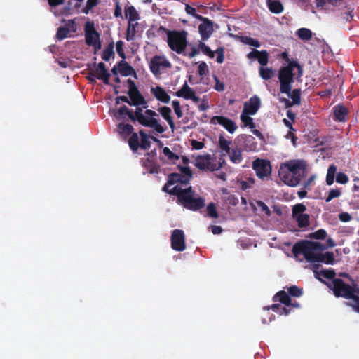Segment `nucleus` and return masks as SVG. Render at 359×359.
I'll return each mask as SVG.
<instances>
[{
    "mask_svg": "<svg viewBox=\"0 0 359 359\" xmlns=\"http://www.w3.org/2000/svg\"><path fill=\"white\" fill-rule=\"evenodd\" d=\"M163 154L167 160L177 165L181 172H174L168 176L163 191L177 195L179 202L187 208L195 210L203 207L204 201L194 196L191 187H187V184L192 177V172L188 166L189 160L185 156H177L166 147L163 149Z\"/></svg>",
    "mask_w": 359,
    "mask_h": 359,
    "instance_id": "f257e3e1",
    "label": "nucleus"
},
{
    "mask_svg": "<svg viewBox=\"0 0 359 359\" xmlns=\"http://www.w3.org/2000/svg\"><path fill=\"white\" fill-rule=\"evenodd\" d=\"M302 74L301 67L294 62H290L287 66L282 67L278 74V79L280 83V91L287 94L291 99L292 102L287 99H283L286 106L298 104L300 103V90L295 89L291 92L292 83L296 78H299Z\"/></svg>",
    "mask_w": 359,
    "mask_h": 359,
    "instance_id": "f03ea898",
    "label": "nucleus"
},
{
    "mask_svg": "<svg viewBox=\"0 0 359 359\" xmlns=\"http://www.w3.org/2000/svg\"><path fill=\"white\" fill-rule=\"evenodd\" d=\"M306 162L303 160H290L282 163L279 169V176L287 185L295 187L306 175Z\"/></svg>",
    "mask_w": 359,
    "mask_h": 359,
    "instance_id": "7ed1b4c3",
    "label": "nucleus"
},
{
    "mask_svg": "<svg viewBox=\"0 0 359 359\" xmlns=\"http://www.w3.org/2000/svg\"><path fill=\"white\" fill-rule=\"evenodd\" d=\"M325 249V246L319 242L304 241L296 243L292 249L297 258L303 257L310 263L319 262L320 252Z\"/></svg>",
    "mask_w": 359,
    "mask_h": 359,
    "instance_id": "20e7f679",
    "label": "nucleus"
},
{
    "mask_svg": "<svg viewBox=\"0 0 359 359\" xmlns=\"http://www.w3.org/2000/svg\"><path fill=\"white\" fill-rule=\"evenodd\" d=\"M332 290L337 297L345 298L346 304L353 310L359 313V290L352 287L344 283L339 279H336L332 283Z\"/></svg>",
    "mask_w": 359,
    "mask_h": 359,
    "instance_id": "39448f33",
    "label": "nucleus"
},
{
    "mask_svg": "<svg viewBox=\"0 0 359 359\" xmlns=\"http://www.w3.org/2000/svg\"><path fill=\"white\" fill-rule=\"evenodd\" d=\"M287 293H289L292 297H299L302 294V291L300 288L293 285L287 288V292L280 291L278 292L274 297V300L279 301L285 306H282L278 304L272 305L271 309L274 312L278 313L280 315H287L290 311V309L287 307L290 306L291 305L294 307H299L298 304H291V300Z\"/></svg>",
    "mask_w": 359,
    "mask_h": 359,
    "instance_id": "423d86ee",
    "label": "nucleus"
},
{
    "mask_svg": "<svg viewBox=\"0 0 359 359\" xmlns=\"http://www.w3.org/2000/svg\"><path fill=\"white\" fill-rule=\"evenodd\" d=\"M135 116L140 124L153 128L158 133H162L166 130V127L160 123L158 114L153 110L147 109L143 112L141 109L137 108Z\"/></svg>",
    "mask_w": 359,
    "mask_h": 359,
    "instance_id": "0eeeda50",
    "label": "nucleus"
},
{
    "mask_svg": "<svg viewBox=\"0 0 359 359\" xmlns=\"http://www.w3.org/2000/svg\"><path fill=\"white\" fill-rule=\"evenodd\" d=\"M194 163L199 170L215 171L222 167L224 160L222 157L216 158L207 154L196 156Z\"/></svg>",
    "mask_w": 359,
    "mask_h": 359,
    "instance_id": "6e6552de",
    "label": "nucleus"
},
{
    "mask_svg": "<svg viewBox=\"0 0 359 359\" xmlns=\"http://www.w3.org/2000/svg\"><path fill=\"white\" fill-rule=\"evenodd\" d=\"M187 35L185 31H169L167 34L169 47L177 53H182L187 46Z\"/></svg>",
    "mask_w": 359,
    "mask_h": 359,
    "instance_id": "1a4fd4ad",
    "label": "nucleus"
},
{
    "mask_svg": "<svg viewBox=\"0 0 359 359\" xmlns=\"http://www.w3.org/2000/svg\"><path fill=\"white\" fill-rule=\"evenodd\" d=\"M151 72L156 77L160 76L166 72L170 67V62L163 55H155L149 63Z\"/></svg>",
    "mask_w": 359,
    "mask_h": 359,
    "instance_id": "9d476101",
    "label": "nucleus"
},
{
    "mask_svg": "<svg viewBox=\"0 0 359 359\" xmlns=\"http://www.w3.org/2000/svg\"><path fill=\"white\" fill-rule=\"evenodd\" d=\"M85 38L88 46H93L95 49L100 48V34L96 32L94 22L92 21H88L85 25Z\"/></svg>",
    "mask_w": 359,
    "mask_h": 359,
    "instance_id": "9b49d317",
    "label": "nucleus"
},
{
    "mask_svg": "<svg viewBox=\"0 0 359 359\" xmlns=\"http://www.w3.org/2000/svg\"><path fill=\"white\" fill-rule=\"evenodd\" d=\"M306 208L304 205L299 203L292 208V216L300 227H305L309 224V216L305 213Z\"/></svg>",
    "mask_w": 359,
    "mask_h": 359,
    "instance_id": "f8f14e48",
    "label": "nucleus"
},
{
    "mask_svg": "<svg viewBox=\"0 0 359 359\" xmlns=\"http://www.w3.org/2000/svg\"><path fill=\"white\" fill-rule=\"evenodd\" d=\"M171 246L176 251L182 252L186 248L185 238L183 231L175 229L171 234Z\"/></svg>",
    "mask_w": 359,
    "mask_h": 359,
    "instance_id": "ddd939ff",
    "label": "nucleus"
},
{
    "mask_svg": "<svg viewBox=\"0 0 359 359\" xmlns=\"http://www.w3.org/2000/svg\"><path fill=\"white\" fill-rule=\"evenodd\" d=\"M253 168L257 175L261 179L269 175L271 171L270 163L266 160H255L253 162Z\"/></svg>",
    "mask_w": 359,
    "mask_h": 359,
    "instance_id": "4468645a",
    "label": "nucleus"
},
{
    "mask_svg": "<svg viewBox=\"0 0 359 359\" xmlns=\"http://www.w3.org/2000/svg\"><path fill=\"white\" fill-rule=\"evenodd\" d=\"M110 74L108 73L103 62L98 63L91 71V76L90 79L95 81V78L103 81L106 84L109 83Z\"/></svg>",
    "mask_w": 359,
    "mask_h": 359,
    "instance_id": "2eb2a0df",
    "label": "nucleus"
},
{
    "mask_svg": "<svg viewBox=\"0 0 359 359\" xmlns=\"http://www.w3.org/2000/svg\"><path fill=\"white\" fill-rule=\"evenodd\" d=\"M210 123L213 125L219 124L231 134L237 129L236 124L232 120L222 116H213L210 120Z\"/></svg>",
    "mask_w": 359,
    "mask_h": 359,
    "instance_id": "dca6fc26",
    "label": "nucleus"
},
{
    "mask_svg": "<svg viewBox=\"0 0 359 359\" xmlns=\"http://www.w3.org/2000/svg\"><path fill=\"white\" fill-rule=\"evenodd\" d=\"M150 93L158 102L163 104H168L170 101L168 93L160 86L152 85L150 88Z\"/></svg>",
    "mask_w": 359,
    "mask_h": 359,
    "instance_id": "f3484780",
    "label": "nucleus"
},
{
    "mask_svg": "<svg viewBox=\"0 0 359 359\" xmlns=\"http://www.w3.org/2000/svg\"><path fill=\"white\" fill-rule=\"evenodd\" d=\"M261 107V100L257 96L254 95L250 100L244 103L243 112L248 114L255 115Z\"/></svg>",
    "mask_w": 359,
    "mask_h": 359,
    "instance_id": "a211bd4d",
    "label": "nucleus"
},
{
    "mask_svg": "<svg viewBox=\"0 0 359 359\" xmlns=\"http://www.w3.org/2000/svg\"><path fill=\"white\" fill-rule=\"evenodd\" d=\"M130 83L133 85L129 90V97L130 101L128 102V104L130 105L135 106H142L144 107H147V102L144 97L140 94L135 86H134L133 82L129 81Z\"/></svg>",
    "mask_w": 359,
    "mask_h": 359,
    "instance_id": "6ab92c4d",
    "label": "nucleus"
},
{
    "mask_svg": "<svg viewBox=\"0 0 359 359\" xmlns=\"http://www.w3.org/2000/svg\"><path fill=\"white\" fill-rule=\"evenodd\" d=\"M198 48L202 53L207 55L210 58H213L215 57V55L217 54V62L218 63L221 64L224 62V55L223 48H218L216 51L214 52L212 51L210 48L203 42H201L199 43Z\"/></svg>",
    "mask_w": 359,
    "mask_h": 359,
    "instance_id": "aec40b11",
    "label": "nucleus"
},
{
    "mask_svg": "<svg viewBox=\"0 0 359 359\" xmlns=\"http://www.w3.org/2000/svg\"><path fill=\"white\" fill-rule=\"evenodd\" d=\"M176 96L183 97L186 100H191L194 102H199L200 99L195 94V92L185 83L182 88L176 92Z\"/></svg>",
    "mask_w": 359,
    "mask_h": 359,
    "instance_id": "412c9836",
    "label": "nucleus"
},
{
    "mask_svg": "<svg viewBox=\"0 0 359 359\" xmlns=\"http://www.w3.org/2000/svg\"><path fill=\"white\" fill-rule=\"evenodd\" d=\"M111 72L114 76L119 74L123 76H128L134 74L132 67L124 60L121 61L117 66H114Z\"/></svg>",
    "mask_w": 359,
    "mask_h": 359,
    "instance_id": "4be33fe9",
    "label": "nucleus"
},
{
    "mask_svg": "<svg viewBox=\"0 0 359 359\" xmlns=\"http://www.w3.org/2000/svg\"><path fill=\"white\" fill-rule=\"evenodd\" d=\"M203 22L198 26V31L203 40L208 39L213 32V26L211 21L207 18H202Z\"/></svg>",
    "mask_w": 359,
    "mask_h": 359,
    "instance_id": "5701e85b",
    "label": "nucleus"
},
{
    "mask_svg": "<svg viewBox=\"0 0 359 359\" xmlns=\"http://www.w3.org/2000/svg\"><path fill=\"white\" fill-rule=\"evenodd\" d=\"M248 57L249 59H257L262 67L266 65L268 63V53L265 50H252L248 53Z\"/></svg>",
    "mask_w": 359,
    "mask_h": 359,
    "instance_id": "b1692460",
    "label": "nucleus"
},
{
    "mask_svg": "<svg viewBox=\"0 0 359 359\" xmlns=\"http://www.w3.org/2000/svg\"><path fill=\"white\" fill-rule=\"evenodd\" d=\"M158 111L161 115V116L169 124L170 128L173 131L175 129V124L171 116L172 111L170 108L168 107H161L158 108Z\"/></svg>",
    "mask_w": 359,
    "mask_h": 359,
    "instance_id": "393cba45",
    "label": "nucleus"
},
{
    "mask_svg": "<svg viewBox=\"0 0 359 359\" xmlns=\"http://www.w3.org/2000/svg\"><path fill=\"white\" fill-rule=\"evenodd\" d=\"M124 13L126 18L128 20V22H138L140 16L134 6H126Z\"/></svg>",
    "mask_w": 359,
    "mask_h": 359,
    "instance_id": "a878e982",
    "label": "nucleus"
},
{
    "mask_svg": "<svg viewBox=\"0 0 359 359\" xmlns=\"http://www.w3.org/2000/svg\"><path fill=\"white\" fill-rule=\"evenodd\" d=\"M138 25V22H128L126 34V39L127 41H130L135 39Z\"/></svg>",
    "mask_w": 359,
    "mask_h": 359,
    "instance_id": "bb28decb",
    "label": "nucleus"
},
{
    "mask_svg": "<svg viewBox=\"0 0 359 359\" xmlns=\"http://www.w3.org/2000/svg\"><path fill=\"white\" fill-rule=\"evenodd\" d=\"M347 114V109L341 105L335 106L334 108V115L335 118L339 121H344Z\"/></svg>",
    "mask_w": 359,
    "mask_h": 359,
    "instance_id": "cd10ccee",
    "label": "nucleus"
},
{
    "mask_svg": "<svg viewBox=\"0 0 359 359\" xmlns=\"http://www.w3.org/2000/svg\"><path fill=\"white\" fill-rule=\"evenodd\" d=\"M229 156L230 160L236 164L240 163L242 160L241 151L239 149L232 148L229 152L227 153Z\"/></svg>",
    "mask_w": 359,
    "mask_h": 359,
    "instance_id": "c85d7f7f",
    "label": "nucleus"
},
{
    "mask_svg": "<svg viewBox=\"0 0 359 359\" xmlns=\"http://www.w3.org/2000/svg\"><path fill=\"white\" fill-rule=\"evenodd\" d=\"M250 116L252 115L242 111L241 114V120L245 127H248L251 129H254L255 128V126L253 122V119L252 118L250 117Z\"/></svg>",
    "mask_w": 359,
    "mask_h": 359,
    "instance_id": "c756f323",
    "label": "nucleus"
},
{
    "mask_svg": "<svg viewBox=\"0 0 359 359\" xmlns=\"http://www.w3.org/2000/svg\"><path fill=\"white\" fill-rule=\"evenodd\" d=\"M269 8L270 11L275 13H280L283 11V7L280 1L277 0H271L270 1H267Z\"/></svg>",
    "mask_w": 359,
    "mask_h": 359,
    "instance_id": "7c9ffc66",
    "label": "nucleus"
},
{
    "mask_svg": "<svg viewBox=\"0 0 359 359\" xmlns=\"http://www.w3.org/2000/svg\"><path fill=\"white\" fill-rule=\"evenodd\" d=\"M297 35L302 40L307 41L312 37V32L307 28H300L297 31Z\"/></svg>",
    "mask_w": 359,
    "mask_h": 359,
    "instance_id": "2f4dec72",
    "label": "nucleus"
},
{
    "mask_svg": "<svg viewBox=\"0 0 359 359\" xmlns=\"http://www.w3.org/2000/svg\"><path fill=\"white\" fill-rule=\"evenodd\" d=\"M319 262H323L327 264H333L334 263V257L332 252H326L323 254L320 252Z\"/></svg>",
    "mask_w": 359,
    "mask_h": 359,
    "instance_id": "473e14b6",
    "label": "nucleus"
},
{
    "mask_svg": "<svg viewBox=\"0 0 359 359\" xmlns=\"http://www.w3.org/2000/svg\"><path fill=\"white\" fill-rule=\"evenodd\" d=\"M336 171L337 167L335 165H332L329 167L326 177V182L328 185H332L334 183Z\"/></svg>",
    "mask_w": 359,
    "mask_h": 359,
    "instance_id": "72a5a7b5",
    "label": "nucleus"
},
{
    "mask_svg": "<svg viewBox=\"0 0 359 359\" xmlns=\"http://www.w3.org/2000/svg\"><path fill=\"white\" fill-rule=\"evenodd\" d=\"M273 71L271 68L261 67L259 68V75L264 79L268 80L273 76Z\"/></svg>",
    "mask_w": 359,
    "mask_h": 359,
    "instance_id": "f704fd0d",
    "label": "nucleus"
},
{
    "mask_svg": "<svg viewBox=\"0 0 359 359\" xmlns=\"http://www.w3.org/2000/svg\"><path fill=\"white\" fill-rule=\"evenodd\" d=\"M130 147L133 150L136 151L140 147L139 137L137 134L133 133L128 141Z\"/></svg>",
    "mask_w": 359,
    "mask_h": 359,
    "instance_id": "c9c22d12",
    "label": "nucleus"
},
{
    "mask_svg": "<svg viewBox=\"0 0 359 359\" xmlns=\"http://www.w3.org/2000/svg\"><path fill=\"white\" fill-rule=\"evenodd\" d=\"M118 133L122 135H127L132 132L133 127L130 124L120 123L118 126Z\"/></svg>",
    "mask_w": 359,
    "mask_h": 359,
    "instance_id": "e433bc0d",
    "label": "nucleus"
},
{
    "mask_svg": "<svg viewBox=\"0 0 359 359\" xmlns=\"http://www.w3.org/2000/svg\"><path fill=\"white\" fill-rule=\"evenodd\" d=\"M140 135L141 136V142L140 143V147L144 149H147L150 146L149 142V137L147 136L143 131L140 132Z\"/></svg>",
    "mask_w": 359,
    "mask_h": 359,
    "instance_id": "4c0bfd02",
    "label": "nucleus"
},
{
    "mask_svg": "<svg viewBox=\"0 0 359 359\" xmlns=\"http://www.w3.org/2000/svg\"><path fill=\"white\" fill-rule=\"evenodd\" d=\"M241 41L245 44L254 46L256 48H259L260 46L259 42L257 40L251 37L243 36L241 38Z\"/></svg>",
    "mask_w": 359,
    "mask_h": 359,
    "instance_id": "58836bf2",
    "label": "nucleus"
},
{
    "mask_svg": "<svg viewBox=\"0 0 359 359\" xmlns=\"http://www.w3.org/2000/svg\"><path fill=\"white\" fill-rule=\"evenodd\" d=\"M70 34L68 29L65 27H60L58 28L56 36L59 40H62L67 38Z\"/></svg>",
    "mask_w": 359,
    "mask_h": 359,
    "instance_id": "ea45409f",
    "label": "nucleus"
},
{
    "mask_svg": "<svg viewBox=\"0 0 359 359\" xmlns=\"http://www.w3.org/2000/svg\"><path fill=\"white\" fill-rule=\"evenodd\" d=\"M219 144L220 148L223 151H225L226 153L229 152V151L231 149L229 147V146L231 144V142L227 140H226L223 137H219Z\"/></svg>",
    "mask_w": 359,
    "mask_h": 359,
    "instance_id": "a19ab883",
    "label": "nucleus"
},
{
    "mask_svg": "<svg viewBox=\"0 0 359 359\" xmlns=\"http://www.w3.org/2000/svg\"><path fill=\"white\" fill-rule=\"evenodd\" d=\"M327 233L323 229H319L313 233H311L309 236L311 238L315 239H323L326 237Z\"/></svg>",
    "mask_w": 359,
    "mask_h": 359,
    "instance_id": "79ce46f5",
    "label": "nucleus"
},
{
    "mask_svg": "<svg viewBox=\"0 0 359 359\" xmlns=\"http://www.w3.org/2000/svg\"><path fill=\"white\" fill-rule=\"evenodd\" d=\"M256 206L259 209V210L264 212L266 215H271V211L269 207L264 202L261 201H256Z\"/></svg>",
    "mask_w": 359,
    "mask_h": 359,
    "instance_id": "37998d69",
    "label": "nucleus"
},
{
    "mask_svg": "<svg viewBox=\"0 0 359 359\" xmlns=\"http://www.w3.org/2000/svg\"><path fill=\"white\" fill-rule=\"evenodd\" d=\"M172 108L174 109L175 113L177 116L178 118H181L183 115L182 111L181 109L180 103L178 100H173L172 103Z\"/></svg>",
    "mask_w": 359,
    "mask_h": 359,
    "instance_id": "c03bdc74",
    "label": "nucleus"
},
{
    "mask_svg": "<svg viewBox=\"0 0 359 359\" xmlns=\"http://www.w3.org/2000/svg\"><path fill=\"white\" fill-rule=\"evenodd\" d=\"M340 195H341L340 190L335 189H331L329 191L328 196L325 201H326V202H330L332 199H334L335 198H338L339 196H340Z\"/></svg>",
    "mask_w": 359,
    "mask_h": 359,
    "instance_id": "a18cd8bd",
    "label": "nucleus"
},
{
    "mask_svg": "<svg viewBox=\"0 0 359 359\" xmlns=\"http://www.w3.org/2000/svg\"><path fill=\"white\" fill-rule=\"evenodd\" d=\"M98 3V0H88L86 7L83 8V13L88 14L89 11L95 7Z\"/></svg>",
    "mask_w": 359,
    "mask_h": 359,
    "instance_id": "49530a36",
    "label": "nucleus"
},
{
    "mask_svg": "<svg viewBox=\"0 0 359 359\" xmlns=\"http://www.w3.org/2000/svg\"><path fill=\"white\" fill-rule=\"evenodd\" d=\"M336 181L337 183L345 184L348 182V177L346 174L339 172L337 175Z\"/></svg>",
    "mask_w": 359,
    "mask_h": 359,
    "instance_id": "de8ad7c7",
    "label": "nucleus"
},
{
    "mask_svg": "<svg viewBox=\"0 0 359 359\" xmlns=\"http://www.w3.org/2000/svg\"><path fill=\"white\" fill-rule=\"evenodd\" d=\"M207 212H208V215L211 217H213V218L217 217V212L215 206L213 203H210L207 206Z\"/></svg>",
    "mask_w": 359,
    "mask_h": 359,
    "instance_id": "09e8293b",
    "label": "nucleus"
},
{
    "mask_svg": "<svg viewBox=\"0 0 359 359\" xmlns=\"http://www.w3.org/2000/svg\"><path fill=\"white\" fill-rule=\"evenodd\" d=\"M123 45H124V43L122 41H117L116 44V50L118 54L122 58H125V54H124V50H123Z\"/></svg>",
    "mask_w": 359,
    "mask_h": 359,
    "instance_id": "8fccbe9b",
    "label": "nucleus"
},
{
    "mask_svg": "<svg viewBox=\"0 0 359 359\" xmlns=\"http://www.w3.org/2000/svg\"><path fill=\"white\" fill-rule=\"evenodd\" d=\"M208 73V67L205 62H202L198 65V74L201 76L206 75Z\"/></svg>",
    "mask_w": 359,
    "mask_h": 359,
    "instance_id": "3c124183",
    "label": "nucleus"
},
{
    "mask_svg": "<svg viewBox=\"0 0 359 359\" xmlns=\"http://www.w3.org/2000/svg\"><path fill=\"white\" fill-rule=\"evenodd\" d=\"M65 27L68 29L70 34L76 31V25L73 20H68Z\"/></svg>",
    "mask_w": 359,
    "mask_h": 359,
    "instance_id": "603ef678",
    "label": "nucleus"
},
{
    "mask_svg": "<svg viewBox=\"0 0 359 359\" xmlns=\"http://www.w3.org/2000/svg\"><path fill=\"white\" fill-rule=\"evenodd\" d=\"M128 113V109L126 107H122L114 114V116L117 118L121 119L124 115L127 114Z\"/></svg>",
    "mask_w": 359,
    "mask_h": 359,
    "instance_id": "864d4df0",
    "label": "nucleus"
},
{
    "mask_svg": "<svg viewBox=\"0 0 359 359\" xmlns=\"http://www.w3.org/2000/svg\"><path fill=\"white\" fill-rule=\"evenodd\" d=\"M185 11L187 12V13L189 14V15H193L194 17L196 18H198V19H201L202 18L201 16L197 15L196 13V11L194 8L189 6V5H187L186 7H185Z\"/></svg>",
    "mask_w": 359,
    "mask_h": 359,
    "instance_id": "5fc2aeb1",
    "label": "nucleus"
},
{
    "mask_svg": "<svg viewBox=\"0 0 359 359\" xmlns=\"http://www.w3.org/2000/svg\"><path fill=\"white\" fill-rule=\"evenodd\" d=\"M339 218L340 221H341L343 222H348L351 220L352 217L348 212H341L339 214Z\"/></svg>",
    "mask_w": 359,
    "mask_h": 359,
    "instance_id": "6e6d98bb",
    "label": "nucleus"
},
{
    "mask_svg": "<svg viewBox=\"0 0 359 359\" xmlns=\"http://www.w3.org/2000/svg\"><path fill=\"white\" fill-rule=\"evenodd\" d=\"M215 85L214 88L217 91H223L224 90V84L223 82L219 81L216 76H214Z\"/></svg>",
    "mask_w": 359,
    "mask_h": 359,
    "instance_id": "4d7b16f0",
    "label": "nucleus"
},
{
    "mask_svg": "<svg viewBox=\"0 0 359 359\" xmlns=\"http://www.w3.org/2000/svg\"><path fill=\"white\" fill-rule=\"evenodd\" d=\"M209 108L208 102L206 100L203 99L201 103L198 105V109L200 111H205Z\"/></svg>",
    "mask_w": 359,
    "mask_h": 359,
    "instance_id": "13d9d810",
    "label": "nucleus"
},
{
    "mask_svg": "<svg viewBox=\"0 0 359 359\" xmlns=\"http://www.w3.org/2000/svg\"><path fill=\"white\" fill-rule=\"evenodd\" d=\"M292 130H290L287 134L286 135L285 137L287 139H290L291 140V142H292L293 145L295 146L296 145V137L294 136V135L293 134V133L291 131Z\"/></svg>",
    "mask_w": 359,
    "mask_h": 359,
    "instance_id": "bf43d9fd",
    "label": "nucleus"
},
{
    "mask_svg": "<svg viewBox=\"0 0 359 359\" xmlns=\"http://www.w3.org/2000/svg\"><path fill=\"white\" fill-rule=\"evenodd\" d=\"M191 145L195 149H201L204 146L203 142L196 140H193Z\"/></svg>",
    "mask_w": 359,
    "mask_h": 359,
    "instance_id": "052dcab7",
    "label": "nucleus"
},
{
    "mask_svg": "<svg viewBox=\"0 0 359 359\" xmlns=\"http://www.w3.org/2000/svg\"><path fill=\"white\" fill-rule=\"evenodd\" d=\"M210 229H211V231H212V233L213 234H215V235L219 234V233H222V228H221L220 226H212L210 227Z\"/></svg>",
    "mask_w": 359,
    "mask_h": 359,
    "instance_id": "680f3d73",
    "label": "nucleus"
},
{
    "mask_svg": "<svg viewBox=\"0 0 359 359\" xmlns=\"http://www.w3.org/2000/svg\"><path fill=\"white\" fill-rule=\"evenodd\" d=\"M252 182H253L252 180H250L248 182H245V181H242V182H240V184H241V188L243 189H248V187H250V183L252 184Z\"/></svg>",
    "mask_w": 359,
    "mask_h": 359,
    "instance_id": "e2e57ef3",
    "label": "nucleus"
},
{
    "mask_svg": "<svg viewBox=\"0 0 359 359\" xmlns=\"http://www.w3.org/2000/svg\"><path fill=\"white\" fill-rule=\"evenodd\" d=\"M353 182H354L353 191L355 192H358L359 191V178L355 177L353 180Z\"/></svg>",
    "mask_w": 359,
    "mask_h": 359,
    "instance_id": "0e129e2a",
    "label": "nucleus"
},
{
    "mask_svg": "<svg viewBox=\"0 0 359 359\" xmlns=\"http://www.w3.org/2000/svg\"><path fill=\"white\" fill-rule=\"evenodd\" d=\"M111 56V51L110 50H105L103 53L102 58L104 60H109Z\"/></svg>",
    "mask_w": 359,
    "mask_h": 359,
    "instance_id": "69168bd1",
    "label": "nucleus"
},
{
    "mask_svg": "<svg viewBox=\"0 0 359 359\" xmlns=\"http://www.w3.org/2000/svg\"><path fill=\"white\" fill-rule=\"evenodd\" d=\"M122 10L119 5H116V7L114 11V15L116 17H120L121 16Z\"/></svg>",
    "mask_w": 359,
    "mask_h": 359,
    "instance_id": "338daca9",
    "label": "nucleus"
},
{
    "mask_svg": "<svg viewBox=\"0 0 359 359\" xmlns=\"http://www.w3.org/2000/svg\"><path fill=\"white\" fill-rule=\"evenodd\" d=\"M324 276L327 278H331L334 277V273L332 271H323Z\"/></svg>",
    "mask_w": 359,
    "mask_h": 359,
    "instance_id": "774afa93",
    "label": "nucleus"
}]
</instances>
